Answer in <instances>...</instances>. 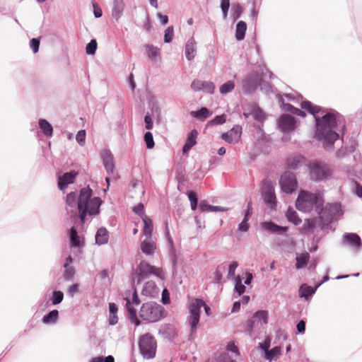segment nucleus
Returning <instances> with one entry per match:
<instances>
[{
  "label": "nucleus",
  "instance_id": "nucleus-64",
  "mask_svg": "<svg viewBox=\"0 0 362 362\" xmlns=\"http://www.w3.org/2000/svg\"><path fill=\"white\" fill-rule=\"evenodd\" d=\"M199 208L203 211H210L211 209H212V206L209 204L206 201H202L199 204Z\"/></svg>",
  "mask_w": 362,
  "mask_h": 362
},
{
  "label": "nucleus",
  "instance_id": "nucleus-3",
  "mask_svg": "<svg viewBox=\"0 0 362 362\" xmlns=\"http://www.w3.org/2000/svg\"><path fill=\"white\" fill-rule=\"evenodd\" d=\"M324 204L322 196L320 194H313L305 190H300L296 202V208L304 213L310 212L315 207L318 211Z\"/></svg>",
  "mask_w": 362,
  "mask_h": 362
},
{
  "label": "nucleus",
  "instance_id": "nucleus-23",
  "mask_svg": "<svg viewBox=\"0 0 362 362\" xmlns=\"http://www.w3.org/2000/svg\"><path fill=\"white\" fill-rule=\"evenodd\" d=\"M262 226L263 228H264L273 233H285L288 230L287 227L278 226L271 221L262 223Z\"/></svg>",
  "mask_w": 362,
  "mask_h": 362
},
{
  "label": "nucleus",
  "instance_id": "nucleus-24",
  "mask_svg": "<svg viewBox=\"0 0 362 362\" xmlns=\"http://www.w3.org/2000/svg\"><path fill=\"white\" fill-rule=\"evenodd\" d=\"M95 243L98 245H105L108 242L109 233L105 228H100L97 230L95 234Z\"/></svg>",
  "mask_w": 362,
  "mask_h": 362
},
{
  "label": "nucleus",
  "instance_id": "nucleus-11",
  "mask_svg": "<svg viewBox=\"0 0 362 362\" xmlns=\"http://www.w3.org/2000/svg\"><path fill=\"white\" fill-rule=\"evenodd\" d=\"M279 184L283 192L291 194L298 187L296 175L291 172H285L281 177Z\"/></svg>",
  "mask_w": 362,
  "mask_h": 362
},
{
  "label": "nucleus",
  "instance_id": "nucleus-9",
  "mask_svg": "<svg viewBox=\"0 0 362 362\" xmlns=\"http://www.w3.org/2000/svg\"><path fill=\"white\" fill-rule=\"evenodd\" d=\"M139 345L140 352L144 358L149 359L156 356V341L152 335L149 334L143 335Z\"/></svg>",
  "mask_w": 362,
  "mask_h": 362
},
{
  "label": "nucleus",
  "instance_id": "nucleus-10",
  "mask_svg": "<svg viewBox=\"0 0 362 362\" xmlns=\"http://www.w3.org/2000/svg\"><path fill=\"white\" fill-rule=\"evenodd\" d=\"M124 300L126 302L125 306L128 312L129 318L130 319L132 323H134L136 326H139L141 324V322L137 318L136 308L139 304V299L136 293V291H134L132 298L126 297L124 298Z\"/></svg>",
  "mask_w": 362,
  "mask_h": 362
},
{
  "label": "nucleus",
  "instance_id": "nucleus-36",
  "mask_svg": "<svg viewBox=\"0 0 362 362\" xmlns=\"http://www.w3.org/2000/svg\"><path fill=\"white\" fill-rule=\"evenodd\" d=\"M309 257H310V256H309L308 253H303V254H300V255H298L296 257V268L300 269V268L305 267L309 260Z\"/></svg>",
  "mask_w": 362,
  "mask_h": 362
},
{
  "label": "nucleus",
  "instance_id": "nucleus-43",
  "mask_svg": "<svg viewBox=\"0 0 362 362\" xmlns=\"http://www.w3.org/2000/svg\"><path fill=\"white\" fill-rule=\"evenodd\" d=\"M226 121V117L224 115H221L219 116H216L214 119H211L207 122L206 126L211 127L214 125H219L225 123Z\"/></svg>",
  "mask_w": 362,
  "mask_h": 362
},
{
  "label": "nucleus",
  "instance_id": "nucleus-58",
  "mask_svg": "<svg viewBox=\"0 0 362 362\" xmlns=\"http://www.w3.org/2000/svg\"><path fill=\"white\" fill-rule=\"evenodd\" d=\"M203 87V81L201 80H194L191 84V88L194 91H200L202 90V88Z\"/></svg>",
  "mask_w": 362,
  "mask_h": 362
},
{
  "label": "nucleus",
  "instance_id": "nucleus-30",
  "mask_svg": "<svg viewBox=\"0 0 362 362\" xmlns=\"http://www.w3.org/2000/svg\"><path fill=\"white\" fill-rule=\"evenodd\" d=\"M117 307L114 303H109V324L115 325L118 322V317L117 315Z\"/></svg>",
  "mask_w": 362,
  "mask_h": 362
},
{
  "label": "nucleus",
  "instance_id": "nucleus-50",
  "mask_svg": "<svg viewBox=\"0 0 362 362\" xmlns=\"http://www.w3.org/2000/svg\"><path fill=\"white\" fill-rule=\"evenodd\" d=\"M251 117L258 122H262L265 119V115L264 112L258 107Z\"/></svg>",
  "mask_w": 362,
  "mask_h": 362
},
{
  "label": "nucleus",
  "instance_id": "nucleus-63",
  "mask_svg": "<svg viewBox=\"0 0 362 362\" xmlns=\"http://www.w3.org/2000/svg\"><path fill=\"white\" fill-rule=\"evenodd\" d=\"M228 351L235 354V356L239 355L238 348L235 345L233 341L228 343Z\"/></svg>",
  "mask_w": 362,
  "mask_h": 362
},
{
  "label": "nucleus",
  "instance_id": "nucleus-56",
  "mask_svg": "<svg viewBox=\"0 0 362 362\" xmlns=\"http://www.w3.org/2000/svg\"><path fill=\"white\" fill-rule=\"evenodd\" d=\"M93 7V14L95 18H100L103 15V11L101 8L99 6V5L95 2H92Z\"/></svg>",
  "mask_w": 362,
  "mask_h": 362
},
{
  "label": "nucleus",
  "instance_id": "nucleus-25",
  "mask_svg": "<svg viewBox=\"0 0 362 362\" xmlns=\"http://www.w3.org/2000/svg\"><path fill=\"white\" fill-rule=\"evenodd\" d=\"M144 222L143 234L146 236V238H152L151 234L153 232V223L150 218L146 215L142 216Z\"/></svg>",
  "mask_w": 362,
  "mask_h": 362
},
{
  "label": "nucleus",
  "instance_id": "nucleus-18",
  "mask_svg": "<svg viewBox=\"0 0 362 362\" xmlns=\"http://www.w3.org/2000/svg\"><path fill=\"white\" fill-rule=\"evenodd\" d=\"M125 7L123 0H113L111 15L117 21L122 16Z\"/></svg>",
  "mask_w": 362,
  "mask_h": 362
},
{
  "label": "nucleus",
  "instance_id": "nucleus-2",
  "mask_svg": "<svg viewBox=\"0 0 362 362\" xmlns=\"http://www.w3.org/2000/svg\"><path fill=\"white\" fill-rule=\"evenodd\" d=\"M93 190L89 187H83L78 196L77 209L81 223H84L87 215L95 216L100 212L102 200L100 197H92Z\"/></svg>",
  "mask_w": 362,
  "mask_h": 362
},
{
  "label": "nucleus",
  "instance_id": "nucleus-19",
  "mask_svg": "<svg viewBox=\"0 0 362 362\" xmlns=\"http://www.w3.org/2000/svg\"><path fill=\"white\" fill-rule=\"evenodd\" d=\"M185 54L187 60H192L197 54V42L194 37L189 38L185 45Z\"/></svg>",
  "mask_w": 362,
  "mask_h": 362
},
{
  "label": "nucleus",
  "instance_id": "nucleus-42",
  "mask_svg": "<svg viewBox=\"0 0 362 362\" xmlns=\"http://www.w3.org/2000/svg\"><path fill=\"white\" fill-rule=\"evenodd\" d=\"M235 291L238 293V295H241L245 292V286L242 284V279L239 275L235 278Z\"/></svg>",
  "mask_w": 362,
  "mask_h": 362
},
{
  "label": "nucleus",
  "instance_id": "nucleus-22",
  "mask_svg": "<svg viewBox=\"0 0 362 362\" xmlns=\"http://www.w3.org/2000/svg\"><path fill=\"white\" fill-rule=\"evenodd\" d=\"M242 134V127L239 125L233 127L229 132H228V143H237Z\"/></svg>",
  "mask_w": 362,
  "mask_h": 362
},
{
  "label": "nucleus",
  "instance_id": "nucleus-28",
  "mask_svg": "<svg viewBox=\"0 0 362 362\" xmlns=\"http://www.w3.org/2000/svg\"><path fill=\"white\" fill-rule=\"evenodd\" d=\"M286 216L289 222L293 223L296 226L299 225L302 222L297 212L291 207H288L286 214Z\"/></svg>",
  "mask_w": 362,
  "mask_h": 362
},
{
  "label": "nucleus",
  "instance_id": "nucleus-45",
  "mask_svg": "<svg viewBox=\"0 0 362 362\" xmlns=\"http://www.w3.org/2000/svg\"><path fill=\"white\" fill-rule=\"evenodd\" d=\"M317 224V218H308L305 219L304 225L303 226V230H313Z\"/></svg>",
  "mask_w": 362,
  "mask_h": 362
},
{
  "label": "nucleus",
  "instance_id": "nucleus-39",
  "mask_svg": "<svg viewBox=\"0 0 362 362\" xmlns=\"http://www.w3.org/2000/svg\"><path fill=\"white\" fill-rule=\"evenodd\" d=\"M69 238L71 244L73 247H78L80 245V240L78 236L77 230L74 227L70 229Z\"/></svg>",
  "mask_w": 362,
  "mask_h": 362
},
{
  "label": "nucleus",
  "instance_id": "nucleus-59",
  "mask_svg": "<svg viewBox=\"0 0 362 362\" xmlns=\"http://www.w3.org/2000/svg\"><path fill=\"white\" fill-rule=\"evenodd\" d=\"M249 215V213H247L245 214V216L244 218V220L240 223L239 225V230L240 231H244V232H246L247 231L248 228H249V225L248 223H247V216Z\"/></svg>",
  "mask_w": 362,
  "mask_h": 362
},
{
  "label": "nucleus",
  "instance_id": "nucleus-60",
  "mask_svg": "<svg viewBox=\"0 0 362 362\" xmlns=\"http://www.w3.org/2000/svg\"><path fill=\"white\" fill-rule=\"evenodd\" d=\"M144 205L142 204H139L133 208V211L142 218L144 215H146L144 212Z\"/></svg>",
  "mask_w": 362,
  "mask_h": 362
},
{
  "label": "nucleus",
  "instance_id": "nucleus-12",
  "mask_svg": "<svg viewBox=\"0 0 362 362\" xmlns=\"http://www.w3.org/2000/svg\"><path fill=\"white\" fill-rule=\"evenodd\" d=\"M262 78L258 73H252L248 75L243 82V90L246 93L255 91L260 84Z\"/></svg>",
  "mask_w": 362,
  "mask_h": 362
},
{
  "label": "nucleus",
  "instance_id": "nucleus-41",
  "mask_svg": "<svg viewBox=\"0 0 362 362\" xmlns=\"http://www.w3.org/2000/svg\"><path fill=\"white\" fill-rule=\"evenodd\" d=\"M299 293L301 297H308L315 293V290L312 286L303 285L300 287Z\"/></svg>",
  "mask_w": 362,
  "mask_h": 362
},
{
  "label": "nucleus",
  "instance_id": "nucleus-14",
  "mask_svg": "<svg viewBox=\"0 0 362 362\" xmlns=\"http://www.w3.org/2000/svg\"><path fill=\"white\" fill-rule=\"evenodd\" d=\"M278 124L281 131L284 132H291L296 127V120L293 116L284 114L279 118Z\"/></svg>",
  "mask_w": 362,
  "mask_h": 362
},
{
  "label": "nucleus",
  "instance_id": "nucleus-49",
  "mask_svg": "<svg viewBox=\"0 0 362 362\" xmlns=\"http://www.w3.org/2000/svg\"><path fill=\"white\" fill-rule=\"evenodd\" d=\"M144 140L148 148H152L154 146L153 134L150 132H147L145 133Z\"/></svg>",
  "mask_w": 362,
  "mask_h": 362
},
{
  "label": "nucleus",
  "instance_id": "nucleus-35",
  "mask_svg": "<svg viewBox=\"0 0 362 362\" xmlns=\"http://www.w3.org/2000/svg\"><path fill=\"white\" fill-rule=\"evenodd\" d=\"M59 317V312L57 310L50 311L47 315H45L42 318V322L45 324H54L57 321Z\"/></svg>",
  "mask_w": 362,
  "mask_h": 362
},
{
  "label": "nucleus",
  "instance_id": "nucleus-37",
  "mask_svg": "<svg viewBox=\"0 0 362 362\" xmlns=\"http://www.w3.org/2000/svg\"><path fill=\"white\" fill-rule=\"evenodd\" d=\"M301 107L313 114L315 116V117H317L315 115L320 112V107L318 106L313 105L309 101L302 102Z\"/></svg>",
  "mask_w": 362,
  "mask_h": 362
},
{
  "label": "nucleus",
  "instance_id": "nucleus-16",
  "mask_svg": "<svg viewBox=\"0 0 362 362\" xmlns=\"http://www.w3.org/2000/svg\"><path fill=\"white\" fill-rule=\"evenodd\" d=\"M160 289L154 281H148L144 285L141 294L146 297L155 298L159 293Z\"/></svg>",
  "mask_w": 362,
  "mask_h": 362
},
{
  "label": "nucleus",
  "instance_id": "nucleus-44",
  "mask_svg": "<svg viewBox=\"0 0 362 362\" xmlns=\"http://www.w3.org/2000/svg\"><path fill=\"white\" fill-rule=\"evenodd\" d=\"M63 298L64 293L62 291H57L53 292L51 300L53 305H57L63 300Z\"/></svg>",
  "mask_w": 362,
  "mask_h": 362
},
{
  "label": "nucleus",
  "instance_id": "nucleus-40",
  "mask_svg": "<svg viewBox=\"0 0 362 362\" xmlns=\"http://www.w3.org/2000/svg\"><path fill=\"white\" fill-rule=\"evenodd\" d=\"M280 355V346H275L272 349L266 351V358L269 360L277 359Z\"/></svg>",
  "mask_w": 362,
  "mask_h": 362
},
{
  "label": "nucleus",
  "instance_id": "nucleus-7",
  "mask_svg": "<svg viewBox=\"0 0 362 362\" xmlns=\"http://www.w3.org/2000/svg\"><path fill=\"white\" fill-rule=\"evenodd\" d=\"M136 273L137 284H140L144 279L148 278L150 275H154L161 280L165 278L161 268L151 265L146 261L140 262Z\"/></svg>",
  "mask_w": 362,
  "mask_h": 362
},
{
  "label": "nucleus",
  "instance_id": "nucleus-33",
  "mask_svg": "<svg viewBox=\"0 0 362 362\" xmlns=\"http://www.w3.org/2000/svg\"><path fill=\"white\" fill-rule=\"evenodd\" d=\"M39 126L42 132L47 136H52L53 134V128L52 125L45 119L39 120Z\"/></svg>",
  "mask_w": 362,
  "mask_h": 362
},
{
  "label": "nucleus",
  "instance_id": "nucleus-17",
  "mask_svg": "<svg viewBox=\"0 0 362 362\" xmlns=\"http://www.w3.org/2000/svg\"><path fill=\"white\" fill-rule=\"evenodd\" d=\"M76 173L74 171L64 173L62 176L58 177V186L61 190H64L66 187L73 183L75 180Z\"/></svg>",
  "mask_w": 362,
  "mask_h": 362
},
{
  "label": "nucleus",
  "instance_id": "nucleus-15",
  "mask_svg": "<svg viewBox=\"0 0 362 362\" xmlns=\"http://www.w3.org/2000/svg\"><path fill=\"white\" fill-rule=\"evenodd\" d=\"M100 156L107 174H114L115 167L111 152L109 150H103L100 153Z\"/></svg>",
  "mask_w": 362,
  "mask_h": 362
},
{
  "label": "nucleus",
  "instance_id": "nucleus-4",
  "mask_svg": "<svg viewBox=\"0 0 362 362\" xmlns=\"http://www.w3.org/2000/svg\"><path fill=\"white\" fill-rule=\"evenodd\" d=\"M139 314L143 320L156 322L165 317V309L155 302H147L142 304Z\"/></svg>",
  "mask_w": 362,
  "mask_h": 362
},
{
  "label": "nucleus",
  "instance_id": "nucleus-62",
  "mask_svg": "<svg viewBox=\"0 0 362 362\" xmlns=\"http://www.w3.org/2000/svg\"><path fill=\"white\" fill-rule=\"evenodd\" d=\"M144 122L146 124V128L147 129H151L153 126L152 118L149 114H147L144 117Z\"/></svg>",
  "mask_w": 362,
  "mask_h": 362
},
{
  "label": "nucleus",
  "instance_id": "nucleus-21",
  "mask_svg": "<svg viewBox=\"0 0 362 362\" xmlns=\"http://www.w3.org/2000/svg\"><path fill=\"white\" fill-rule=\"evenodd\" d=\"M141 250L146 255H152L156 250V242L152 238H145L141 243Z\"/></svg>",
  "mask_w": 362,
  "mask_h": 362
},
{
  "label": "nucleus",
  "instance_id": "nucleus-32",
  "mask_svg": "<svg viewBox=\"0 0 362 362\" xmlns=\"http://www.w3.org/2000/svg\"><path fill=\"white\" fill-rule=\"evenodd\" d=\"M303 161V158L300 156H290L287 159V166L289 169L295 170Z\"/></svg>",
  "mask_w": 362,
  "mask_h": 362
},
{
  "label": "nucleus",
  "instance_id": "nucleus-34",
  "mask_svg": "<svg viewBox=\"0 0 362 362\" xmlns=\"http://www.w3.org/2000/svg\"><path fill=\"white\" fill-rule=\"evenodd\" d=\"M190 115L192 117L203 121L209 117L211 115V112L206 107H202L199 110L192 111Z\"/></svg>",
  "mask_w": 362,
  "mask_h": 362
},
{
  "label": "nucleus",
  "instance_id": "nucleus-27",
  "mask_svg": "<svg viewBox=\"0 0 362 362\" xmlns=\"http://www.w3.org/2000/svg\"><path fill=\"white\" fill-rule=\"evenodd\" d=\"M145 48L146 50V54H147L148 57H149V59L153 62H156L158 57L160 55L159 49L153 45H145Z\"/></svg>",
  "mask_w": 362,
  "mask_h": 362
},
{
  "label": "nucleus",
  "instance_id": "nucleus-52",
  "mask_svg": "<svg viewBox=\"0 0 362 362\" xmlns=\"http://www.w3.org/2000/svg\"><path fill=\"white\" fill-rule=\"evenodd\" d=\"M86 131L85 130H80L78 132L76 139L78 144L81 146H84L85 141H86Z\"/></svg>",
  "mask_w": 362,
  "mask_h": 362
},
{
  "label": "nucleus",
  "instance_id": "nucleus-54",
  "mask_svg": "<svg viewBox=\"0 0 362 362\" xmlns=\"http://www.w3.org/2000/svg\"><path fill=\"white\" fill-rule=\"evenodd\" d=\"M254 317H258L259 320H263V322L266 324L267 322L268 312L266 310H259L255 313Z\"/></svg>",
  "mask_w": 362,
  "mask_h": 362
},
{
  "label": "nucleus",
  "instance_id": "nucleus-48",
  "mask_svg": "<svg viewBox=\"0 0 362 362\" xmlns=\"http://www.w3.org/2000/svg\"><path fill=\"white\" fill-rule=\"evenodd\" d=\"M215 86L211 81H203V87L202 88V90L205 93H212L214 90Z\"/></svg>",
  "mask_w": 362,
  "mask_h": 362
},
{
  "label": "nucleus",
  "instance_id": "nucleus-1",
  "mask_svg": "<svg viewBox=\"0 0 362 362\" xmlns=\"http://www.w3.org/2000/svg\"><path fill=\"white\" fill-rule=\"evenodd\" d=\"M316 134L318 140L323 142L324 147L330 148L334 141L339 139V134L336 132L338 127L344 132L345 124L342 117L337 112H329L321 117H315Z\"/></svg>",
  "mask_w": 362,
  "mask_h": 362
},
{
  "label": "nucleus",
  "instance_id": "nucleus-13",
  "mask_svg": "<svg viewBox=\"0 0 362 362\" xmlns=\"http://www.w3.org/2000/svg\"><path fill=\"white\" fill-rule=\"evenodd\" d=\"M262 195L265 203L268 204L271 208H274L276 206V195L274 192V187L271 182H264L262 188Z\"/></svg>",
  "mask_w": 362,
  "mask_h": 362
},
{
  "label": "nucleus",
  "instance_id": "nucleus-51",
  "mask_svg": "<svg viewBox=\"0 0 362 362\" xmlns=\"http://www.w3.org/2000/svg\"><path fill=\"white\" fill-rule=\"evenodd\" d=\"M64 269H65L64 274V279L66 281H69L71 278L74 277V276L75 274V270H74V267H64Z\"/></svg>",
  "mask_w": 362,
  "mask_h": 362
},
{
  "label": "nucleus",
  "instance_id": "nucleus-20",
  "mask_svg": "<svg viewBox=\"0 0 362 362\" xmlns=\"http://www.w3.org/2000/svg\"><path fill=\"white\" fill-rule=\"evenodd\" d=\"M76 198L77 194L74 192L69 193L66 197V204L67 206L66 211L68 213L71 214V217H75L76 216V211H74L77 204Z\"/></svg>",
  "mask_w": 362,
  "mask_h": 362
},
{
  "label": "nucleus",
  "instance_id": "nucleus-46",
  "mask_svg": "<svg viewBox=\"0 0 362 362\" xmlns=\"http://www.w3.org/2000/svg\"><path fill=\"white\" fill-rule=\"evenodd\" d=\"M97 42L95 40H91L86 45V51L88 54H94L97 49Z\"/></svg>",
  "mask_w": 362,
  "mask_h": 362
},
{
  "label": "nucleus",
  "instance_id": "nucleus-6",
  "mask_svg": "<svg viewBox=\"0 0 362 362\" xmlns=\"http://www.w3.org/2000/svg\"><path fill=\"white\" fill-rule=\"evenodd\" d=\"M309 172L312 180L321 181L331 177L333 169L325 162L315 160L310 163Z\"/></svg>",
  "mask_w": 362,
  "mask_h": 362
},
{
  "label": "nucleus",
  "instance_id": "nucleus-57",
  "mask_svg": "<svg viewBox=\"0 0 362 362\" xmlns=\"http://www.w3.org/2000/svg\"><path fill=\"white\" fill-rule=\"evenodd\" d=\"M30 46L34 53H37L39 50L40 40L37 38H33L30 41Z\"/></svg>",
  "mask_w": 362,
  "mask_h": 362
},
{
  "label": "nucleus",
  "instance_id": "nucleus-53",
  "mask_svg": "<svg viewBox=\"0 0 362 362\" xmlns=\"http://www.w3.org/2000/svg\"><path fill=\"white\" fill-rule=\"evenodd\" d=\"M188 197L190 201L191 208L192 210H195L197 206V197L194 192H190L188 194Z\"/></svg>",
  "mask_w": 362,
  "mask_h": 362
},
{
  "label": "nucleus",
  "instance_id": "nucleus-5",
  "mask_svg": "<svg viewBox=\"0 0 362 362\" xmlns=\"http://www.w3.org/2000/svg\"><path fill=\"white\" fill-rule=\"evenodd\" d=\"M204 308L207 315H209L210 308L206 305L202 299L192 300L189 305V315L188 322L191 327V331L193 332L197 330V325L199 322L201 308Z\"/></svg>",
  "mask_w": 362,
  "mask_h": 362
},
{
  "label": "nucleus",
  "instance_id": "nucleus-31",
  "mask_svg": "<svg viewBox=\"0 0 362 362\" xmlns=\"http://www.w3.org/2000/svg\"><path fill=\"white\" fill-rule=\"evenodd\" d=\"M247 30V25L244 21H239L236 25L235 38L237 40H242L245 37Z\"/></svg>",
  "mask_w": 362,
  "mask_h": 362
},
{
  "label": "nucleus",
  "instance_id": "nucleus-8",
  "mask_svg": "<svg viewBox=\"0 0 362 362\" xmlns=\"http://www.w3.org/2000/svg\"><path fill=\"white\" fill-rule=\"evenodd\" d=\"M340 205L338 203L327 204L325 207L323 205L318 211H316L319 216V226L322 228L330 223L334 216L339 211Z\"/></svg>",
  "mask_w": 362,
  "mask_h": 362
},
{
  "label": "nucleus",
  "instance_id": "nucleus-47",
  "mask_svg": "<svg viewBox=\"0 0 362 362\" xmlns=\"http://www.w3.org/2000/svg\"><path fill=\"white\" fill-rule=\"evenodd\" d=\"M173 27L170 26L165 30L164 42L166 43L170 42L173 39Z\"/></svg>",
  "mask_w": 362,
  "mask_h": 362
},
{
  "label": "nucleus",
  "instance_id": "nucleus-55",
  "mask_svg": "<svg viewBox=\"0 0 362 362\" xmlns=\"http://www.w3.org/2000/svg\"><path fill=\"white\" fill-rule=\"evenodd\" d=\"M225 272V267L221 265L218 266L216 268V270L215 272V279L217 282H220V281L222 279L223 274Z\"/></svg>",
  "mask_w": 362,
  "mask_h": 362
},
{
  "label": "nucleus",
  "instance_id": "nucleus-26",
  "mask_svg": "<svg viewBox=\"0 0 362 362\" xmlns=\"http://www.w3.org/2000/svg\"><path fill=\"white\" fill-rule=\"evenodd\" d=\"M197 134L198 133L196 129H193L191 131V132L188 135L186 143L183 147V152L185 153H187L191 149V148L196 144V139Z\"/></svg>",
  "mask_w": 362,
  "mask_h": 362
},
{
  "label": "nucleus",
  "instance_id": "nucleus-61",
  "mask_svg": "<svg viewBox=\"0 0 362 362\" xmlns=\"http://www.w3.org/2000/svg\"><path fill=\"white\" fill-rule=\"evenodd\" d=\"M78 292V285L77 284H74L71 285L68 289V294L71 297H74L76 295V293H77Z\"/></svg>",
  "mask_w": 362,
  "mask_h": 362
},
{
  "label": "nucleus",
  "instance_id": "nucleus-29",
  "mask_svg": "<svg viewBox=\"0 0 362 362\" xmlns=\"http://www.w3.org/2000/svg\"><path fill=\"white\" fill-rule=\"evenodd\" d=\"M346 241L353 247L358 248L361 245V241L360 237L355 233H349L344 235Z\"/></svg>",
  "mask_w": 362,
  "mask_h": 362
},
{
  "label": "nucleus",
  "instance_id": "nucleus-38",
  "mask_svg": "<svg viewBox=\"0 0 362 362\" xmlns=\"http://www.w3.org/2000/svg\"><path fill=\"white\" fill-rule=\"evenodd\" d=\"M258 106L254 103H246L243 105V115L245 117H252Z\"/></svg>",
  "mask_w": 362,
  "mask_h": 362
}]
</instances>
